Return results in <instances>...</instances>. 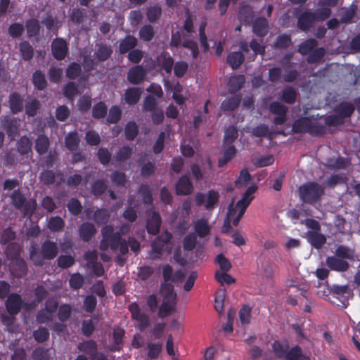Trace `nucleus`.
Returning a JSON list of instances; mask_svg holds the SVG:
<instances>
[{
    "label": "nucleus",
    "instance_id": "6e6d98bb",
    "mask_svg": "<svg viewBox=\"0 0 360 360\" xmlns=\"http://www.w3.org/2000/svg\"><path fill=\"white\" fill-rule=\"evenodd\" d=\"M63 95L68 99L72 100L79 94L77 86L74 82H68L63 88Z\"/></svg>",
    "mask_w": 360,
    "mask_h": 360
},
{
    "label": "nucleus",
    "instance_id": "e2e57ef3",
    "mask_svg": "<svg viewBox=\"0 0 360 360\" xmlns=\"http://www.w3.org/2000/svg\"><path fill=\"white\" fill-rule=\"evenodd\" d=\"M162 15V8L159 6H150L146 12L147 19L150 22H155Z\"/></svg>",
    "mask_w": 360,
    "mask_h": 360
},
{
    "label": "nucleus",
    "instance_id": "79ce46f5",
    "mask_svg": "<svg viewBox=\"0 0 360 360\" xmlns=\"http://www.w3.org/2000/svg\"><path fill=\"white\" fill-rule=\"evenodd\" d=\"M82 73V67L77 62L70 63L65 70V75L70 79H77Z\"/></svg>",
    "mask_w": 360,
    "mask_h": 360
},
{
    "label": "nucleus",
    "instance_id": "a211bd4d",
    "mask_svg": "<svg viewBox=\"0 0 360 360\" xmlns=\"http://www.w3.org/2000/svg\"><path fill=\"white\" fill-rule=\"evenodd\" d=\"M56 176L60 177L59 185L63 181V174L60 172H55L51 169H44L39 174L40 181L46 186H51L54 184Z\"/></svg>",
    "mask_w": 360,
    "mask_h": 360
},
{
    "label": "nucleus",
    "instance_id": "37998d69",
    "mask_svg": "<svg viewBox=\"0 0 360 360\" xmlns=\"http://www.w3.org/2000/svg\"><path fill=\"white\" fill-rule=\"evenodd\" d=\"M139 38L146 42L151 41L155 36L154 28L151 25H144L139 31Z\"/></svg>",
    "mask_w": 360,
    "mask_h": 360
},
{
    "label": "nucleus",
    "instance_id": "a18cd8bd",
    "mask_svg": "<svg viewBox=\"0 0 360 360\" xmlns=\"http://www.w3.org/2000/svg\"><path fill=\"white\" fill-rule=\"evenodd\" d=\"M139 133V127L135 122L130 121L127 123L124 129L125 138L128 141H133Z\"/></svg>",
    "mask_w": 360,
    "mask_h": 360
},
{
    "label": "nucleus",
    "instance_id": "69168bd1",
    "mask_svg": "<svg viewBox=\"0 0 360 360\" xmlns=\"http://www.w3.org/2000/svg\"><path fill=\"white\" fill-rule=\"evenodd\" d=\"M49 330L43 326L39 327V328L33 332V337L34 340L39 343H43L48 340L49 338Z\"/></svg>",
    "mask_w": 360,
    "mask_h": 360
},
{
    "label": "nucleus",
    "instance_id": "09e8293b",
    "mask_svg": "<svg viewBox=\"0 0 360 360\" xmlns=\"http://www.w3.org/2000/svg\"><path fill=\"white\" fill-rule=\"evenodd\" d=\"M108 108L105 103L100 101L96 103L92 108V116L96 119L104 118L107 115Z\"/></svg>",
    "mask_w": 360,
    "mask_h": 360
},
{
    "label": "nucleus",
    "instance_id": "0eeeda50",
    "mask_svg": "<svg viewBox=\"0 0 360 360\" xmlns=\"http://www.w3.org/2000/svg\"><path fill=\"white\" fill-rule=\"evenodd\" d=\"M219 199V193L214 190H210L207 195L198 193L195 197V201L198 206L205 205L207 210L211 211L214 210L215 205L218 203Z\"/></svg>",
    "mask_w": 360,
    "mask_h": 360
},
{
    "label": "nucleus",
    "instance_id": "6ab92c4d",
    "mask_svg": "<svg viewBox=\"0 0 360 360\" xmlns=\"http://www.w3.org/2000/svg\"><path fill=\"white\" fill-rule=\"evenodd\" d=\"M8 103L11 111L13 114H18L22 111L24 107L23 98L18 92H12L8 97Z\"/></svg>",
    "mask_w": 360,
    "mask_h": 360
},
{
    "label": "nucleus",
    "instance_id": "a19ab883",
    "mask_svg": "<svg viewBox=\"0 0 360 360\" xmlns=\"http://www.w3.org/2000/svg\"><path fill=\"white\" fill-rule=\"evenodd\" d=\"M32 143L31 140L26 136H22L17 142L18 152L22 155H27L32 151Z\"/></svg>",
    "mask_w": 360,
    "mask_h": 360
},
{
    "label": "nucleus",
    "instance_id": "bb28decb",
    "mask_svg": "<svg viewBox=\"0 0 360 360\" xmlns=\"http://www.w3.org/2000/svg\"><path fill=\"white\" fill-rule=\"evenodd\" d=\"M252 31L258 37H263L268 32V21L264 17L257 18L253 20Z\"/></svg>",
    "mask_w": 360,
    "mask_h": 360
},
{
    "label": "nucleus",
    "instance_id": "bf43d9fd",
    "mask_svg": "<svg viewBox=\"0 0 360 360\" xmlns=\"http://www.w3.org/2000/svg\"><path fill=\"white\" fill-rule=\"evenodd\" d=\"M97 305L96 297L93 295H89L85 297L83 302V308L87 313H93Z\"/></svg>",
    "mask_w": 360,
    "mask_h": 360
},
{
    "label": "nucleus",
    "instance_id": "4468645a",
    "mask_svg": "<svg viewBox=\"0 0 360 360\" xmlns=\"http://www.w3.org/2000/svg\"><path fill=\"white\" fill-rule=\"evenodd\" d=\"M178 195H188L193 191V185L188 175H182L177 181L175 186Z\"/></svg>",
    "mask_w": 360,
    "mask_h": 360
},
{
    "label": "nucleus",
    "instance_id": "72a5a7b5",
    "mask_svg": "<svg viewBox=\"0 0 360 360\" xmlns=\"http://www.w3.org/2000/svg\"><path fill=\"white\" fill-rule=\"evenodd\" d=\"M80 139L77 131L69 132L65 137V146L66 148L71 151H75L78 149Z\"/></svg>",
    "mask_w": 360,
    "mask_h": 360
},
{
    "label": "nucleus",
    "instance_id": "412c9836",
    "mask_svg": "<svg viewBox=\"0 0 360 360\" xmlns=\"http://www.w3.org/2000/svg\"><path fill=\"white\" fill-rule=\"evenodd\" d=\"M25 29L27 32V37L29 39H38L41 31V26L39 20L37 18H30L27 20L25 22Z\"/></svg>",
    "mask_w": 360,
    "mask_h": 360
},
{
    "label": "nucleus",
    "instance_id": "7ed1b4c3",
    "mask_svg": "<svg viewBox=\"0 0 360 360\" xmlns=\"http://www.w3.org/2000/svg\"><path fill=\"white\" fill-rule=\"evenodd\" d=\"M102 238L100 242V250L106 251L110 249L116 251L119 248L121 242V233L115 232L112 225H105L101 229Z\"/></svg>",
    "mask_w": 360,
    "mask_h": 360
},
{
    "label": "nucleus",
    "instance_id": "2f4dec72",
    "mask_svg": "<svg viewBox=\"0 0 360 360\" xmlns=\"http://www.w3.org/2000/svg\"><path fill=\"white\" fill-rule=\"evenodd\" d=\"M50 146L49 138L44 134L38 135L35 139L34 148L37 153L40 155H44L47 153Z\"/></svg>",
    "mask_w": 360,
    "mask_h": 360
},
{
    "label": "nucleus",
    "instance_id": "49530a36",
    "mask_svg": "<svg viewBox=\"0 0 360 360\" xmlns=\"http://www.w3.org/2000/svg\"><path fill=\"white\" fill-rule=\"evenodd\" d=\"M139 193L141 195L144 205L153 203V198L148 185L142 184L139 188Z\"/></svg>",
    "mask_w": 360,
    "mask_h": 360
},
{
    "label": "nucleus",
    "instance_id": "13d9d810",
    "mask_svg": "<svg viewBox=\"0 0 360 360\" xmlns=\"http://www.w3.org/2000/svg\"><path fill=\"white\" fill-rule=\"evenodd\" d=\"M318 45L316 40L310 39L302 42L300 46L298 51L302 55H307L312 51L313 49L316 48Z\"/></svg>",
    "mask_w": 360,
    "mask_h": 360
},
{
    "label": "nucleus",
    "instance_id": "1a4fd4ad",
    "mask_svg": "<svg viewBox=\"0 0 360 360\" xmlns=\"http://www.w3.org/2000/svg\"><path fill=\"white\" fill-rule=\"evenodd\" d=\"M69 47L67 41L63 38H56L51 43V52L57 60H64L68 54Z\"/></svg>",
    "mask_w": 360,
    "mask_h": 360
},
{
    "label": "nucleus",
    "instance_id": "5fc2aeb1",
    "mask_svg": "<svg viewBox=\"0 0 360 360\" xmlns=\"http://www.w3.org/2000/svg\"><path fill=\"white\" fill-rule=\"evenodd\" d=\"M197 244V236L195 233H189L183 240V248L186 251H192Z\"/></svg>",
    "mask_w": 360,
    "mask_h": 360
},
{
    "label": "nucleus",
    "instance_id": "b1692460",
    "mask_svg": "<svg viewBox=\"0 0 360 360\" xmlns=\"http://www.w3.org/2000/svg\"><path fill=\"white\" fill-rule=\"evenodd\" d=\"M255 18L252 7L249 5L241 6L239 8L238 19L244 25H250Z\"/></svg>",
    "mask_w": 360,
    "mask_h": 360
},
{
    "label": "nucleus",
    "instance_id": "423d86ee",
    "mask_svg": "<svg viewBox=\"0 0 360 360\" xmlns=\"http://www.w3.org/2000/svg\"><path fill=\"white\" fill-rule=\"evenodd\" d=\"M128 309L131 313V320L134 321V327L140 332L145 331L150 326L149 316L142 311L139 304L136 302L131 303L128 306Z\"/></svg>",
    "mask_w": 360,
    "mask_h": 360
},
{
    "label": "nucleus",
    "instance_id": "20e7f679",
    "mask_svg": "<svg viewBox=\"0 0 360 360\" xmlns=\"http://www.w3.org/2000/svg\"><path fill=\"white\" fill-rule=\"evenodd\" d=\"M324 193V187L315 182H308L300 186L299 196L305 203L318 202Z\"/></svg>",
    "mask_w": 360,
    "mask_h": 360
},
{
    "label": "nucleus",
    "instance_id": "f704fd0d",
    "mask_svg": "<svg viewBox=\"0 0 360 360\" xmlns=\"http://www.w3.org/2000/svg\"><path fill=\"white\" fill-rule=\"evenodd\" d=\"M244 55L240 51L230 53L226 58L227 63L233 70L238 69L244 62Z\"/></svg>",
    "mask_w": 360,
    "mask_h": 360
},
{
    "label": "nucleus",
    "instance_id": "4d7b16f0",
    "mask_svg": "<svg viewBox=\"0 0 360 360\" xmlns=\"http://www.w3.org/2000/svg\"><path fill=\"white\" fill-rule=\"evenodd\" d=\"M40 102L37 98H34L25 104V113L29 117H34L37 115L38 110L40 109Z\"/></svg>",
    "mask_w": 360,
    "mask_h": 360
},
{
    "label": "nucleus",
    "instance_id": "c03bdc74",
    "mask_svg": "<svg viewBox=\"0 0 360 360\" xmlns=\"http://www.w3.org/2000/svg\"><path fill=\"white\" fill-rule=\"evenodd\" d=\"M110 217V212L107 209H97L94 213V221L97 224H105L108 221Z\"/></svg>",
    "mask_w": 360,
    "mask_h": 360
},
{
    "label": "nucleus",
    "instance_id": "ddd939ff",
    "mask_svg": "<svg viewBox=\"0 0 360 360\" xmlns=\"http://www.w3.org/2000/svg\"><path fill=\"white\" fill-rule=\"evenodd\" d=\"M11 273L17 278H21L27 273V265L22 257L11 259L9 264Z\"/></svg>",
    "mask_w": 360,
    "mask_h": 360
},
{
    "label": "nucleus",
    "instance_id": "f257e3e1",
    "mask_svg": "<svg viewBox=\"0 0 360 360\" xmlns=\"http://www.w3.org/2000/svg\"><path fill=\"white\" fill-rule=\"evenodd\" d=\"M58 244L52 240H46L41 243L39 251L36 244H33L29 249V257L36 266H42L44 260H52L58 254Z\"/></svg>",
    "mask_w": 360,
    "mask_h": 360
},
{
    "label": "nucleus",
    "instance_id": "58836bf2",
    "mask_svg": "<svg viewBox=\"0 0 360 360\" xmlns=\"http://www.w3.org/2000/svg\"><path fill=\"white\" fill-rule=\"evenodd\" d=\"M19 51L25 61L30 60L34 56V49L27 41H23L19 44Z\"/></svg>",
    "mask_w": 360,
    "mask_h": 360
},
{
    "label": "nucleus",
    "instance_id": "f3484780",
    "mask_svg": "<svg viewBox=\"0 0 360 360\" xmlns=\"http://www.w3.org/2000/svg\"><path fill=\"white\" fill-rule=\"evenodd\" d=\"M162 219L160 214L155 211L152 212V214L147 219L146 229L149 234L155 236L160 232Z\"/></svg>",
    "mask_w": 360,
    "mask_h": 360
},
{
    "label": "nucleus",
    "instance_id": "c756f323",
    "mask_svg": "<svg viewBox=\"0 0 360 360\" xmlns=\"http://www.w3.org/2000/svg\"><path fill=\"white\" fill-rule=\"evenodd\" d=\"M193 229L196 236L205 238L210 233V226L207 220L205 219H198L194 222Z\"/></svg>",
    "mask_w": 360,
    "mask_h": 360
},
{
    "label": "nucleus",
    "instance_id": "39448f33",
    "mask_svg": "<svg viewBox=\"0 0 360 360\" xmlns=\"http://www.w3.org/2000/svg\"><path fill=\"white\" fill-rule=\"evenodd\" d=\"M164 290L167 291V294L163 298L158 313V316L162 319L169 316L176 304V294L174 292L173 285L169 283L165 284Z\"/></svg>",
    "mask_w": 360,
    "mask_h": 360
},
{
    "label": "nucleus",
    "instance_id": "4be33fe9",
    "mask_svg": "<svg viewBox=\"0 0 360 360\" xmlns=\"http://www.w3.org/2000/svg\"><path fill=\"white\" fill-rule=\"evenodd\" d=\"M138 44L137 39L131 34L127 35L122 39L119 44V52L120 54H125L132 51Z\"/></svg>",
    "mask_w": 360,
    "mask_h": 360
},
{
    "label": "nucleus",
    "instance_id": "393cba45",
    "mask_svg": "<svg viewBox=\"0 0 360 360\" xmlns=\"http://www.w3.org/2000/svg\"><path fill=\"white\" fill-rule=\"evenodd\" d=\"M271 113L276 114L277 116L274 117V122L276 124H281L285 120L286 112L288 108L280 103H271Z\"/></svg>",
    "mask_w": 360,
    "mask_h": 360
},
{
    "label": "nucleus",
    "instance_id": "c9c22d12",
    "mask_svg": "<svg viewBox=\"0 0 360 360\" xmlns=\"http://www.w3.org/2000/svg\"><path fill=\"white\" fill-rule=\"evenodd\" d=\"M335 255L339 257L340 258L344 259L347 262H352L355 259L354 250L345 245L338 246L337 248L335 249Z\"/></svg>",
    "mask_w": 360,
    "mask_h": 360
},
{
    "label": "nucleus",
    "instance_id": "aec40b11",
    "mask_svg": "<svg viewBox=\"0 0 360 360\" xmlns=\"http://www.w3.org/2000/svg\"><path fill=\"white\" fill-rule=\"evenodd\" d=\"M124 335L125 330L123 328L120 327L114 328L112 333L113 342L110 347L111 352H119L122 349Z\"/></svg>",
    "mask_w": 360,
    "mask_h": 360
},
{
    "label": "nucleus",
    "instance_id": "052dcab7",
    "mask_svg": "<svg viewBox=\"0 0 360 360\" xmlns=\"http://www.w3.org/2000/svg\"><path fill=\"white\" fill-rule=\"evenodd\" d=\"M225 298L226 290L224 289H219L217 292L214 299V308L219 313H221L224 310Z\"/></svg>",
    "mask_w": 360,
    "mask_h": 360
},
{
    "label": "nucleus",
    "instance_id": "864d4df0",
    "mask_svg": "<svg viewBox=\"0 0 360 360\" xmlns=\"http://www.w3.org/2000/svg\"><path fill=\"white\" fill-rule=\"evenodd\" d=\"M131 155L132 148L129 146H124L117 150L115 159L117 162H124L130 158Z\"/></svg>",
    "mask_w": 360,
    "mask_h": 360
},
{
    "label": "nucleus",
    "instance_id": "473e14b6",
    "mask_svg": "<svg viewBox=\"0 0 360 360\" xmlns=\"http://www.w3.org/2000/svg\"><path fill=\"white\" fill-rule=\"evenodd\" d=\"M240 102L241 95L236 94L225 98L221 103V108L224 111H233L239 106Z\"/></svg>",
    "mask_w": 360,
    "mask_h": 360
},
{
    "label": "nucleus",
    "instance_id": "680f3d73",
    "mask_svg": "<svg viewBox=\"0 0 360 360\" xmlns=\"http://www.w3.org/2000/svg\"><path fill=\"white\" fill-rule=\"evenodd\" d=\"M68 211L74 216L79 215L82 210L80 201L75 198H70L67 204Z\"/></svg>",
    "mask_w": 360,
    "mask_h": 360
},
{
    "label": "nucleus",
    "instance_id": "5701e85b",
    "mask_svg": "<svg viewBox=\"0 0 360 360\" xmlns=\"http://www.w3.org/2000/svg\"><path fill=\"white\" fill-rule=\"evenodd\" d=\"M96 233L95 226L90 222L82 223L79 228V234L84 242H89Z\"/></svg>",
    "mask_w": 360,
    "mask_h": 360
},
{
    "label": "nucleus",
    "instance_id": "f03ea898",
    "mask_svg": "<svg viewBox=\"0 0 360 360\" xmlns=\"http://www.w3.org/2000/svg\"><path fill=\"white\" fill-rule=\"evenodd\" d=\"M10 198L13 206L21 212L23 217H31L33 215L37 206L35 200H27L20 189L14 190Z\"/></svg>",
    "mask_w": 360,
    "mask_h": 360
},
{
    "label": "nucleus",
    "instance_id": "0e129e2a",
    "mask_svg": "<svg viewBox=\"0 0 360 360\" xmlns=\"http://www.w3.org/2000/svg\"><path fill=\"white\" fill-rule=\"evenodd\" d=\"M121 116L122 111L120 108L117 105H112L110 108L107 122L109 124H116L120 120Z\"/></svg>",
    "mask_w": 360,
    "mask_h": 360
},
{
    "label": "nucleus",
    "instance_id": "ea45409f",
    "mask_svg": "<svg viewBox=\"0 0 360 360\" xmlns=\"http://www.w3.org/2000/svg\"><path fill=\"white\" fill-rule=\"evenodd\" d=\"M32 83L38 90H44L48 85L45 75L39 70L34 71L32 75Z\"/></svg>",
    "mask_w": 360,
    "mask_h": 360
},
{
    "label": "nucleus",
    "instance_id": "de8ad7c7",
    "mask_svg": "<svg viewBox=\"0 0 360 360\" xmlns=\"http://www.w3.org/2000/svg\"><path fill=\"white\" fill-rule=\"evenodd\" d=\"M238 136V132L236 127L229 126L224 131V143L232 145Z\"/></svg>",
    "mask_w": 360,
    "mask_h": 360
},
{
    "label": "nucleus",
    "instance_id": "9d476101",
    "mask_svg": "<svg viewBox=\"0 0 360 360\" xmlns=\"http://www.w3.org/2000/svg\"><path fill=\"white\" fill-rule=\"evenodd\" d=\"M172 238V234L168 231H164L156 237L151 243L152 252L157 254L159 257L163 252L164 248Z\"/></svg>",
    "mask_w": 360,
    "mask_h": 360
},
{
    "label": "nucleus",
    "instance_id": "9b49d317",
    "mask_svg": "<svg viewBox=\"0 0 360 360\" xmlns=\"http://www.w3.org/2000/svg\"><path fill=\"white\" fill-rule=\"evenodd\" d=\"M146 74L145 68L142 65H137L129 70L127 78L130 84L138 85L145 80Z\"/></svg>",
    "mask_w": 360,
    "mask_h": 360
},
{
    "label": "nucleus",
    "instance_id": "cd10ccee",
    "mask_svg": "<svg viewBox=\"0 0 360 360\" xmlns=\"http://www.w3.org/2000/svg\"><path fill=\"white\" fill-rule=\"evenodd\" d=\"M245 82V78L244 75H236L230 77L229 80V92L231 94H236L240 90Z\"/></svg>",
    "mask_w": 360,
    "mask_h": 360
},
{
    "label": "nucleus",
    "instance_id": "a878e982",
    "mask_svg": "<svg viewBox=\"0 0 360 360\" xmlns=\"http://www.w3.org/2000/svg\"><path fill=\"white\" fill-rule=\"evenodd\" d=\"M77 349L93 359L97 354L98 345L95 340H86L79 342L77 345Z\"/></svg>",
    "mask_w": 360,
    "mask_h": 360
},
{
    "label": "nucleus",
    "instance_id": "2eb2a0df",
    "mask_svg": "<svg viewBox=\"0 0 360 360\" xmlns=\"http://www.w3.org/2000/svg\"><path fill=\"white\" fill-rule=\"evenodd\" d=\"M316 21V15L311 11H307L299 15L297 27L302 31H307Z\"/></svg>",
    "mask_w": 360,
    "mask_h": 360
},
{
    "label": "nucleus",
    "instance_id": "dca6fc26",
    "mask_svg": "<svg viewBox=\"0 0 360 360\" xmlns=\"http://www.w3.org/2000/svg\"><path fill=\"white\" fill-rule=\"evenodd\" d=\"M141 94V88L135 86L129 87L125 90L122 99L129 105H135L139 102Z\"/></svg>",
    "mask_w": 360,
    "mask_h": 360
},
{
    "label": "nucleus",
    "instance_id": "e433bc0d",
    "mask_svg": "<svg viewBox=\"0 0 360 360\" xmlns=\"http://www.w3.org/2000/svg\"><path fill=\"white\" fill-rule=\"evenodd\" d=\"M112 53V49L110 46L107 44H101L94 53V56L97 60L104 62L110 58Z\"/></svg>",
    "mask_w": 360,
    "mask_h": 360
},
{
    "label": "nucleus",
    "instance_id": "3c124183",
    "mask_svg": "<svg viewBox=\"0 0 360 360\" xmlns=\"http://www.w3.org/2000/svg\"><path fill=\"white\" fill-rule=\"evenodd\" d=\"M64 226L65 221L60 217H51L49 220L48 228L53 232L62 231Z\"/></svg>",
    "mask_w": 360,
    "mask_h": 360
},
{
    "label": "nucleus",
    "instance_id": "8fccbe9b",
    "mask_svg": "<svg viewBox=\"0 0 360 360\" xmlns=\"http://www.w3.org/2000/svg\"><path fill=\"white\" fill-rule=\"evenodd\" d=\"M25 31V27L20 22H13L8 28V34L13 39L20 37Z\"/></svg>",
    "mask_w": 360,
    "mask_h": 360
},
{
    "label": "nucleus",
    "instance_id": "c85d7f7f",
    "mask_svg": "<svg viewBox=\"0 0 360 360\" xmlns=\"http://www.w3.org/2000/svg\"><path fill=\"white\" fill-rule=\"evenodd\" d=\"M257 190V186L255 185L249 186L243 193L242 198L236 202L237 207H244V209L246 210L250 204L251 201L253 200V194L256 192Z\"/></svg>",
    "mask_w": 360,
    "mask_h": 360
},
{
    "label": "nucleus",
    "instance_id": "603ef678",
    "mask_svg": "<svg viewBox=\"0 0 360 360\" xmlns=\"http://www.w3.org/2000/svg\"><path fill=\"white\" fill-rule=\"evenodd\" d=\"M160 65L167 74H171L174 65V59L169 54H162L160 56Z\"/></svg>",
    "mask_w": 360,
    "mask_h": 360
},
{
    "label": "nucleus",
    "instance_id": "4c0bfd02",
    "mask_svg": "<svg viewBox=\"0 0 360 360\" xmlns=\"http://www.w3.org/2000/svg\"><path fill=\"white\" fill-rule=\"evenodd\" d=\"M354 104L349 102H342L335 107V112L341 117H348L354 111Z\"/></svg>",
    "mask_w": 360,
    "mask_h": 360
},
{
    "label": "nucleus",
    "instance_id": "f8f14e48",
    "mask_svg": "<svg viewBox=\"0 0 360 360\" xmlns=\"http://www.w3.org/2000/svg\"><path fill=\"white\" fill-rule=\"evenodd\" d=\"M326 264L330 270L337 272H345L350 267L349 262L342 258H340L335 255L327 257L326 259Z\"/></svg>",
    "mask_w": 360,
    "mask_h": 360
},
{
    "label": "nucleus",
    "instance_id": "7c9ffc66",
    "mask_svg": "<svg viewBox=\"0 0 360 360\" xmlns=\"http://www.w3.org/2000/svg\"><path fill=\"white\" fill-rule=\"evenodd\" d=\"M307 235L310 244L316 249L321 248L326 241L325 236L319 231H309Z\"/></svg>",
    "mask_w": 360,
    "mask_h": 360
},
{
    "label": "nucleus",
    "instance_id": "338daca9",
    "mask_svg": "<svg viewBox=\"0 0 360 360\" xmlns=\"http://www.w3.org/2000/svg\"><path fill=\"white\" fill-rule=\"evenodd\" d=\"M159 108L158 101L153 95H148L143 101V110L146 112H152Z\"/></svg>",
    "mask_w": 360,
    "mask_h": 360
},
{
    "label": "nucleus",
    "instance_id": "774afa93",
    "mask_svg": "<svg viewBox=\"0 0 360 360\" xmlns=\"http://www.w3.org/2000/svg\"><path fill=\"white\" fill-rule=\"evenodd\" d=\"M32 356L33 360H50L49 349L42 347H37Z\"/></svg>",
    "mask_w": 360,
    "mask_h": 360
},
{
    "label": "nucleus",
    "instance_id": "6e6552de",
    "mask_svg": "<svg viewBox=\"0 0 360 360\" xmlns=\"http://www.w3.org/2000/svg\"><path fill=\"white\" fill-rule=\"evenodd\" d=\"M25 304L22 296L15 292L9 294L5 301L6 311L12 316L18 314Z\"/></svg>",
    "mask_w": 360,
    "mask_h": 360
}]
</instances>
